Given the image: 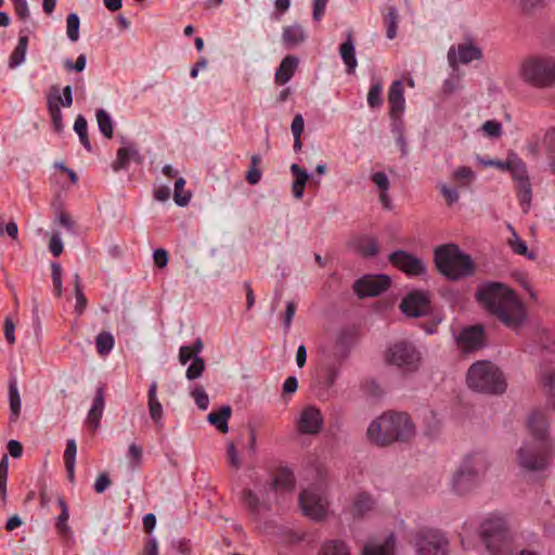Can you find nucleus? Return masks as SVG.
Listing matches in <instances>:
<instances>
[{"mask_svg": "<svg viewBox=\"0 0 555 555\" xmlns=\"http://www.w3.org/2000/svg\"><path fill=\"white\" fill-rule=\"evenodd\" d=\"M299 64L298 57L294 55L285 56L275 72V81L279 85H285L294 76Z\"/></svg>", "mask_w": 555, "mask_h": 555, "instance_id": "obj_22", "label": "nucleus"}, {"mask_svg": "<svg viewBox=\"0 0 555 555\" xmlns=\"http://www.w3.org/2000/svg\"><path fill=\"white\" fill-rule=\"evenodd\" d=\"M48 109L52 119L53 127L56 131L63 128L62 112L57 103L54 102L52 95L48 96Z\"/></svg>", "mask_w": 555, "mask_h": 555, "instance_id": "obj_44", "label": "nucleus"}, {"mask_svg": "<svg viewBox=\"0 0 555 555\" xmlns=\"http://www.w3.org/2000/svg\"><path fill=\"white\" fill-rule=\"evenodd\" d=\"M452 179L462 186H468L475 179V172L469 167L461 166L453 171Z\"/></svg>", "mask_w": 555, "mask_h": 555, "instance_id": "obj_43", "label": "nucleus"}, {"mask_svg": "<svg viewBox=\"0 0 555 555\" xmlns=\"http://www.w3.org/2000/svg\"><path fill=\"white\" fill-rule=\"evenodd\" d=\"M383 88L379 82L373 83L367 93V103L372 108L379 107L383 104Z\"/></svg>", "mask_w": 555, "mask_h": 555, "instance_id": "obj_47", "label": "nucleus"}, {"mask_svg": "<svg viewBox=\"0 0 555 555\" xmlns=\"http://www.w3.org/2000/svg\"><path fill=\"white\" fill-rule=\"evenodd\" d=\"M59 504H60L62 511H61L60 516L57 517L55 526L61 534H66L69 531V528L66 525V521L68 520V517H69L68 508H67V505L64 502V500L61 498L59 499Z\"/></svg>", "mask_w": 555, "mask_h": 555, "instance_id": "obj_48", "label": "nucleus"}, {"mask_svg": "<svg viewBox=\"0 0 555 555\" xmlns=\"http://www.w3.org/2000/svg\"><path fill=\"white\" fill-rule=\"evenodd\" d=\"M105 408V399H104V388L98 387L95 396L92 401V405L88 412L87 418H86V425L91 431H95L99 426L101 418L103 416Z\"/></svg>", "mask_w": 555, "mask_h": 555, "instance_id": "obj_19", "label": "nucleus"}, {"mask_svg": "<svg viewBox=\"0 0 555 555\" xmlns=\"http://www.w3.org/2000/svg\"><path fill=\"white\" fill-rule=\"evenodd\" d=\"M49 249L53 256L59 257L63 251V242L61 240L60 233L55 232L52 234L49 242Z\"/></svg>", "mask_w": 555, "mask_h": 555, "instance_id": "obj_57", "label": "nucleus"}, {"mask_svg": "<svg viewBox=\"0 0 555 555\" xmlns=\"http://www.w3.org/2000/svg\"><path fill=\"white\" fill-rule=\"evenodd\" d=\"M480 535L492 555H505L512 551V533L507 520L500 515H491L480 526Z\"/></svg>", "mask_w": 555, "mask_h": 555, "instance_id": "obj_7", "label": "nucleus"}, {"mask_svg": "<svg viewBox=\"0 0 555 555\" xmlns=\"http://www.w3.org/2000/svg\"><path fill=\"white\" fill-rule=\"evenodd\" d=\"M225 459H227V463L229 466H231L235 470L240 469L241 460H240L238 451H237L234 442L228 443Z\"/></svg>", "mask_w": 555, "mask_h": 555, "instance_id": "obj_51", "label": "nucleus"}, {"mask_svg": "<svg viewBox=\"0 0 555 555\" xmlns=\"http://www.w3.org/2000/svg\"><path fill=\"white\" fill-rule=\"evenodd\" d=\"M49 95H52L54 102L64 107H70L73 104L72 87L66 86L63 88V95L60 94L57 87H52Z\"/></svg>", "mask_w": 555, "mask_h": 555, "instance_id": "obj_42", "label": "nucleus"}, {"mask_svg": "<svg viewBox=\"0 0 555 555\" xmlns=\"http://www.w3.org/2000/svg\"><path fill=\"white\" fill-rule=\"evenodd\" d=\"M157 383L153 382L150 385L147 391V406L151 418L154 421L156 425L160 424L163 418V406L157 398Z\"/></svg>", "mask_w": 555, "mask_h": 555, "instance_id": "obj_24", "label": "nucleus"}, {"mask_svg": "<svg viewBox=\"0 0 555 555\" xmlns=\"http://www.w3.org/2000/svg\"><path fill=\"white\" fill-rule=\"evenodd\" d=\"M205 370V363L202 358L195 357L186 370V378L192 380L202 375Z\"/></svg>", "mask_w": 555, "mask_h": 555, "instance_id": "obj_52", "label": "nucleus"}, {"mask_svg": "<svg viewBox=\"0 0 555 555\" xmlns=\"http://www.w3.org/2000/svg\"><path fill=\"white\" fill-rule=\"evenodd\" d=\"M75 296H76V310L81 313L87 305V299L82 293L81 286H80V276L78 274H75Z\"/></svg>", "mask_w": 555, "mask_h": 555, "instance_id": "obj_54", "label": "nucleus"}, {"mask_svg": "<svg viewBox=\"0 0 555 555\" xmlns=\"http://www.w3.org/2000/svg\"><path fill=\"white\" fill-rule=\"evenodd\" d=\"M143 451L142 448L135 443H131L128 449L127 457L132 469L141 465Z\"/></svg>", "mask_w": 555, "mask_h": 555, "instance_id": "obj_50", "label": "nucleus"}, {"mask_svg": "<svg viewBox=\"0 0 555 555\" xmlns=\"http://www.w3.org/2000/svg\"><path fill=\"white\" fill-rule=\"evenodd\" d=\"M192 397L195 400V403L201 410H206L209 404L208 395L202 388H195L192 391Z\"/></svg>", "mask_w": 555, "mask_h": 555, "instance_id": "obj_56", "label": "nucleus"}, {"mask_svg": "<svg viewBox=\"0 0 555 555\" xmlns=\"http://www.w3.org/2000/svg\"><path fill=\"white\" fill-rule=\"evenodd\" d=\"M79 25L80 21L76 13H70L67 15L66 34L73 42H76L79 39Z\"/></svg>", "mask_w": 555, "mask_h": 555, "instance_id": "obj_45", "label": "nucleus"}, {"mask_svg": "<svg viewBox=\"0 0 555 555\" xmlns=\"http://www.w3.org/2000/svg\"><path fill=\"white\" fill-rule=\"evenodd\" d=\"M527 429L528 438L516 452L517 463L527 472L544 470L554 452L546 415L542 412H532L528 416Z\"/></svg>", "mask_w": 555, "mask_h": 555, "instance_id": "obj_1", "label": "nucleus"}, {"mask_svg": "<svg viewBox=\"0 0 555 555\" xmlns=\"http://www.w3.org/2000/svg\"><path fill=\"white\" fill-rule=\"evenodd\" d=\"M389 261L398 270L410 276H420L425 274L426 266L424 261L413 254L405 250H396L389 255Z\"/></svg>", "mask_w": 555, "mask_h": 555, "instance_id": "obj_13", "label": "nucleus"}, {"mask_svg": "<svg viewBox=\"0 0 555 555\" xmlns=\"http://www.w3.org/2000/svg\"><path fill=\"white\" fill-rule=\"evenodd\" d=\"M296 305L294 301L286 302V309L283 315V323L285 332H288L292 325L293 318L295 315Z\"/></svg>", "mask_w": 555, "mask_h": 555, "instance_id": "obj_58", "label": "nucleus"}, {"mask_svg": "<svg viewBox=\"0 0 555 555\" xmlns=\"http://www.w3.org/2000/svg\"><path fill=\"white\" fill-rule=\"evenodd\" d=\"M541 145L545 149L550 167L555 173V128H550L543 139L541 140Z\"/></svg>", "mask_w": 555, "mask_h": 555, "instance_id": "obj_33", "label": "nucleus"}, {"mask_svg": "<svg viewBox=\"0 0 555 555\" xmlns=\"http://www.w3.org/2000/svg\"><path fill=\"white\" fill-rule=\"evenodd\" d=\"M154 262L158 268H164L168 262V254L165 249L159 248L154 251Z\"/></svg>", "mask_w": 555, "mask_h": 555, "instance_id": "obj_64", "label": "nucleus"}, {"mask_svg": "<svg viewBox=\"0 0 555 555\" xmlns=\"http://www.w3.org/2000/svg\"><path fill=\"white\" fill-rule=\"evenodd\" d=\"M390 286V279L385 274L364 275L356 281L353 289L361 298L378 296Z\"/></svg>", "mask_w": 555, "mask_h": 555, "instance_id": "obj_14", "label": "nucleus"}, {"mask_svg": "<svg viewBox=\"0 0 555 555\" xmlns=\"http://www.w3.org/2000/svg\"><path fill=\"white\" fill-rule=\"evenodd\" d=\"M318 555H350V551L343 541L328 540L321 545Z\"/></svg>", "mask_w": 555, "mask_h": 555, "instance_id": "obj_32", "label": "nucleus"}, {"mask_svg": "<svg viewBox=\"0 0 555 555\" xmlns=\"http://www.w3.org/2000/svg\"><path fill=\"white\" fill-rule=\"evenodd\" d=\"M51 268H52V281H53V286H54V294L60 297L62 295V292H63V287H62V268L56 262H53L51 264Z\"/></svg>", "mask_w": 555, "mask_h": 555, "instance_id": "obj_53", "label": "nucleus"}, {"mask_svg": "<svg viewBox=\"0 0 555 555\" xmlns=\"http://www.w3.org/2000/svg\"><path fill=\"white\" fill-rule=\"evenodd\" d=\"M295 486V478L293 472L287 467H281L276 472L273 479V487L275 490L282 492L293 491Z\"/></svg>", "mask_w": 555, "mask_h": 555, "instance_id": "obj_25", "label": "nucleus"}, {"mask_svg": "<svg viewBox=\"0 0 555 555\" xmlns=\"http://www.w3.org/2000/svg\"><path fill=\"white\" fill-rule=\"evenodd\" d=\"M542 383L548 402L555 406V371L545 373L542 377Z\"/></svg>", "mask_w": 555, "mask_h": 555, "instance_id": "obj_46", "label": "nucleus"}, {"mask_svg": "<svg viewBox=\"0 0 555 555\" xmlns=\"http://www.w3.org/2000/svg\"><path fill=\"white\" fill-rule=\"evenodd\" d=\"M519 76L527 83L538 88L555 85V57L535 54L526 57L519 67Z\"/></svg>", "mask_w": 555, "mask_h": 555, "instance_id": "obj_8", "label": "nucleus"}, {"mask_svg": "<svg viewBox=\"0 0 555 555\" xmlns=\"http://www.w3.org/2000/svg\"><path fill=\"white\" fill-rule=\"evenodd\" d=\"M416 434L415 425L409 414L387 412L374 420L366 430L369 440L386 447L393 442H408Z\"/></svg>", "mask_w": 555, "mask_h": 555, "instance_id": "obj_3", "label": "nucleus"}, {"mask_svg": "<svg viewBox=\"0 0 555 555\" xmlns=\"http://www.w3.org/2000/svg\"><path fill=\"white\" fill-rule=\"evenodd\" d=\"M231 408L224 405L218 411H212L208 414V422L214 425L220 433L225 434L229 430L228 422L231 416Z\"/></svg>", "mask_w": 555, "mask_h": 555, "instance_id": "obj_26", "label": "nucleus"}, {"mask_svg": "<svg viewBox=\"0 0 555 555\" xmlns=\"http://www.w3.org/2000/svg\"><path fill=\"white\" fill-rule=\"evenodd\" d=\"M481 130L485 135L498 139L502 135V124L495 119L487 120L482 126Z\"/></svg>", "mask_w": 555, "mask_h": 555, "instance_id": "obj_49", "label": "nucleus"}, {"mask_svg": "<svg viewBox=\"0 0 555 555\" xmlns=\"http://www.w3.org/2000/svg\"><path fill=\"white\" fill-rule=\"evenodd\" d=\"M507 170L511 171L513 179L517 181L519 203L527 212L532 198L531 183L528 177L527 167L521 160L509 162Z\"/></svg>", "mask_w": 555, "mask_h": 555, "instance_id": "obj_12", "label": "nucleus"}, {"mask_svg": "<svg viewBox=\"0 0 555 555\" xmlns=\"http://www.w3.org/2000/svg\"><path fill=\"white\" fill-rule=\"evenodd\" d=\"M399 12L397 8L389 5L384 13V23L387 29V38L392 40L397 36V28L399 23Z\"/></svg>", "mask_w": 555, "mask_h": 555, "instance_id": "obj_31", "label": "nucleus"}, {"mask_svg": "<svg viewBox=\"0 0 555 555\" xmlns=\"http://www.w3.org/2000/svg\"><path fill=\"white\" fill-rule=\"evenodd\" d=\"M466 382L472 390L481 393L500 395L506 389L502 371L488 360L473 363L466 373Z\"/></svg>", "mask_w": 555, "mask_h": 555, "instance_id": "obj_5", "label": "nucleus"}, {"mask_svg": "<svg viewBox=\"0 0 555 555\" xmlns=\"http://www.w3.org/2000/svg\"><path fill=\"white\" fill-rule=\"evenodd\" d=\"M481 56V50L473 43H462L456 48L453 46L448 51V60L453 67L459 63L468 64L472 61L480 60Z\"/></svg>", "mask_w": 555, "mask_h": 555, "instance_id": "obj_16", "label": "nucleus"}, {"mask_svg": "<svg viewBox=\"0 0 555 555\" xmlns=\"http://www.w3.org/2000/svg\"><path fill=\"white\" fill-rule=\"evenodd\" d=\"M395 538L390 535L384 543H367L363 548V555H392Z\"/></svg>", "mask_w": 555, "mask_h": 555, "instance_id": "obj_30", "label": "nucleus"}, {"mask_svg": "<svg viewBox=\"0 0 555 555\" xmlns=\"http://www.w3.org/2000/svg\"><path fill=\"white\" fill-rule=\"evenodd\" d=\"M114 345L115 340L112 334L107 332H102L96 336L95 346L99 354L105 356L109 353L114 348Z\"/></svg>", "mask_w": 555, "mask_h": 555, "instance_id": "obj_39", "label": "nucleus"}, {"mask_svg": "<svg viewBox=\"0 0 555 555\" xmlns=\"http://www.w3.org/2000/svg\"><path fill=\"white\" fill-rule=\"evenodd\" d=\"M305 124L301 114H297L292 121V132L294 137L301 135L304 132Z\"/></svg>", "mask_w": 555, "mask_h": 555, "instance_id": "obj_63", "label": "nucleus"}, {"mask_svg": "<svg viewBox=\"0 0 555 555\" xmlns=\"http://www.w3.org/2000/svg\"><path fill=\"white\" fill-rule=\"evenodd\" d=\"M440 190L449 206L459 201V192L455 188H449L448 185L442 184Z\"/></svg>", "mask_w": 555, "mask_h": 555, "instance_id": "obj_61", "label": "nucleus"}, {"mask_svg": "<svg viewBox=\"0 0 555 555\" xmlns=\"http://www.w3.org/2000/svg\"><path fill=\"white\" fill-rule=\"evenodd\" d=\"M477 300L504 325L518 327L526 319L524 305L515 292L501 283H487L479 287Z\"/></svg>", "mask_w": 555, "mask_h": 555, "instance_id": "obj_2", "label": "nucleus"}, {"mask_svg": "<svg viewBox=\"0 0 555 555\" xmlns=\"http://www.w3.org/2000/svg\"><path fill=\"white\" fill-rule=\"evenodd\" d=\"M111 486V479L106 474H100L94 483V490L98 493H103Z\"/></svg>", "mask_w": 555, "mask_h": 555, "instance_id": "obj_62", "label": "nucleus"}, {"mask_svg": "<svg viewBox=\"0 0 555 555\" xmlns=\"http://www.w3.org/2000/svg\"><path fill=\"white\" fill-rule=\"evenodd\" d=\"M508 246L517 255L525 256L530 260H535L537 258V254L528 250L526 242L522 241L514 230L512 237L508 240Z\"/></svg>", "mask_w": 555, "mask_h": 555, "instance_id": "obj_34", "label": "nucleus"}, {"mask_svg": "<svg viewBox=\"0 0 555 555\" xmlns=\"http://www.w3.org/2000/svg\"><path fill=\"white\" fill-rule=\"evenodd\" d=\"M456 341L459 347L464 352H469L482 348L485 345L483 327L480 325H475L464 328L460 333Z\"/></svg>", "mask_w": 555, "mask_h": 555, "instance_id": "obj_17", "label": "nucleus"}, {"mask_svg": "<svg viewBox=\"0 0 555 555\" xmlns=\"http://www.w3.org/2000/svg\"><path fill=\"white\" fill-rule=\"evenodd\" d=\"M77 444L74 439L67 440L66 448L64 451V464L76 463Z\"/></svg>", "mask_w": 555, "mask_h": 555, "instance_id": "obj_55", "label": "nucleus"}, {"mask_svg": "<svg viewBox=\"0 0 555 555\" xmlns=\"http://www.w3.org/2000/svg\"><path fill=\"white\" fill-rule=\"evenodd\" d=\"M261 157L259 155H253L250 158L249 169L245 175V179L248 181V183L255 185L261 180Z\"/></svg>", "mask_w": 555, "mask_h": 555, "instance_id": "obj_37", "label": "nucleus"}, {"mask_svg": "<svg viewBox=\"0 0 555 555\" xmlns=\"http://www.w3.org/2000/svg\"><path fill=\"white\" fill-rule=\"evenodd\" d=\"M74 130L79 137L80 143L87 149L91 150V144L88 138V125L83 116L78 115L74 124Z\"/></svg>", "mask_w": 555, "mask_h": 555, "instance_id": "obj_41", "label": "nucleus"}, {"mask_svg": "<svg viewBox=\"0 0 555 555\" xmlns=\"http://www.w3.org/2000/svg\"><path fill=\"white\" fill-rule=\"evenodd\" d=\"M16 15L25 21L29 17L27 0H12Z\"/></svg>", "mask_w": 555, "mask_h": 555, "instance_id": "obj_60", "label": "nucleus"}, {"mask_svg": "<svg viewBox=\"0 0 555 555\" xmlns=\"http://www.w3.org/2000/svg\"><path fill=\"white\" fill-rule=\"evenodd\" d=\"M374 507V501L367 493H360L354 500L353 512L362 516Z\"/></svg>", "mask_w": 555, "mask_h": 555, "instance_id": "obj_40", "label": "nucleus"}, {"mask_svg": "<svg viewBox=\"0 0 555 555\" xmlns=\"http://www.w3.org/2000/svg\"><path fill=\"white\" fill-rule=\"evenodd\" d=\"M96 121L101 133L111 139L113 137V120L111 115L103 108L96 111Z\"/></svg>", "mask_w": 555, "mask_h": 555, "instance_id": "obj_36", "label": "nucleus"}, {"mask_svg": "<svg viewBox=\"0 0 555 555\" xmlns=\"http://www.w3.org/2000/svg\"><path fill=\"white\" fill-rule=\"evenodd\" d=\"M28 36L27 35H21L18 38L17 46L13 50L10 60H9V67L15 68L20 66L24 61L28 48Z\"/></svg>", "mask_w": 555, "mask_h": 555, "instance_id": "obj_29", "label": "nucleus"}, {"mask_svg": "<svg viewBox=\"0 0 555 555\" xmlns=\"http://www.w3.org/2000/svg\"><path fill=\"white\" fill-rule=\"evenodd\" d=\"M138 154L137 150L133 147H120L117 151V158L113 164V169L118 171L120 169H126L129 165L131 157Z\"/></svg>", "mask_w": 555, "mask_h": 555, "instance_id": "obj_38", "label": "nucleus"}, {"mask_svg": "<svg viewBox=\"0 0 555 555\" xmlns=\"http://www.w3.org/2000/svg\"><path fill=\"white\" fill-rule=\"evenodd\" d=\"M447 539L438 531L422 530L417 534L416 547L420 555H446Z\"/></svg>", "mask_w": 555, "mask_h": 555, "instance_id": "obj_11", "label": "nucleus"}, {"mask_svg": "<svg viewBox=\"0 0 555 555\" xmlns=\"http://www.w3.org/2000/svg\"><path fill=\"white\" fill-rule=\"evenodd\" d=\"M353 245L356 250L364 257H374L379 251L377 240L373 236H360L353 242Z\"/></svg>", "mask_w": 555, "mask_h": 555, "instance_id": "obj_27", "label": "nucleus"}, {"mask_svg": "<svg viewBox=\"0 0 555 555\" xmlns=\"http://www.w3.org/2000/svg\"><path fill=\"white\" fill-rule=\"evenodd\" d=\"M490 467V460L483 451L467 453L452 474L450 489L456 495H466L479 488Z\"/></svg>", "mask_w": 555, "mask_h": 555, "instance_id": "obj_4", "label": "nucleus"}, {"mask_svg": "<svg viewBox=\"0 0 555 555\" xmlns=\"http://www.w3.org/2000/svg\"><path fill=\"white\" fill-rule=\"evenodd\" d=\"M401 311L411 318H420L430 312V301L425 292H412L400 304Z\"/></svg>", "mask_w": 555, "mask_h": 555, "instance_id": "obj_15", "label": "nucleus"}, {"mask_svg": "<svg viewBox=\"0 0 555 555\" xmlns=\"http://www.w3.org/2000/svg\"><path fill=\"white\" fill-rule=\"evenodd\" d=\"M9 403H10V422H15L21 414V396L17 389L15 377L9 380Z\"/></svg>", "mask_w": 555, "mask_h": 555, "instance_id": "obj_28", "label": "nucleus"}, {"mask_svg": "<svg viewBox=\"0 0 555 555\" xmlns=\"http://www.w3.org/2000/svg\"><path fill=\"white\" fill-rule=\"evenodd\" d=\"M385 360L403 372H415L421 365L422 357L413 344L401 340L388 347Z\"/></svg>", "mask_w": 555, "mask_h": 555, "instance_id": "obj_9", "label": "nucleus"}, {"mask_svg": "<svg viewBox=\"0 0 555 555\" xmlns=\"http://www.w3.org/2000/svg\"><path fill=\"white\" fill-rule=\"evenodd\" d=\"M388 101L390 104V115L396 117L404 111V96L403 86L400 80H396L391 83L388 92Z\"/></svg>", "mask_w": 555, "mask_h": 555, "instance_id": "obj_21", "label": "nucleus"}, {"mask_svg": "<svg viewBox=\"0 0 555 555\" xmlns=\"http://www.w3.org/2000/svg\"><path fill=\"white\" fill-rule=\"evenodd\" d=\"M298 502L302 514L312 520H323L328 514V501L323 491L317 487H310L300 492Z\"/></svg>", "mask_w": 555, "mask_h": 555, "instance_id": "obj_10", "label": "nucleus"}, {"mask_svg": "<svg viewBox=\"0 0 555 555\" xmlns=\"http://www.w3.org/2000/svg\"><path fill=\"white\" fill-rule=\"evenodd\" d=\"M185 184L184 178H179L175 182L173 201L181 207L186 206L191 199V192L184 189Z\"/></svg>", "mask_w": 555, "mask_h": 555, "instance_id": "obj_35", "label": "nucleus"}, {"mask_svg": "<svg viewBox=\"0 0 555 555\" xmlns=\"http://www.w3.org/2000/svg\"><path fill=\"white\" fill-rule=\"evenodd\" d=\"M373 183L380 190H389L390 183L385 172H374L371 177Z\"/></svg>", "mask_w": 555, "mask_h": 555, "instance_id": "obj_59", "label": "nucleus"}, {"mask_svg": "<svg viewBox=\"0 0 555 555\" xmlns=\"http://www.w3.org/2000/svg\"><path fill=\"white\" fill-rule=\"evenodd\" d=\"M307 39V34L301 25L294 24L283 29L282 40L285 47L294 48Z\"/></svg>", "mask_w": 555, "mask_h": 555, "instance_id": "obj_23", "label": "nucleus"}, {"mask_svg": "<svg viewBox=\"0 0 555 555\" xmlns=\"http://www.w3.org/2000/svg\"><path fill=\"white\" fill-rule=\"evenodd\" d=\"M435 263L438 271L449 280H460L474 272L470 256L461 251L455 244H444L435 249Z\"/></svg>", "mask_w": 555, "mask_h": 555, "instance_id": "obj_6", "label": "nucleus"}, {"mask_svg": "<svg viewBox=\"0 0 555 555\" xmlns=\"http://www.w3.org/2000/svg\"><path fill=\"white\" fill-rule=\"evenodd\" d=\"M323 423L322 415L314 406L305 409L298 421V429L304 434H317L319 433Z\"/></svg>", "mask_w": 555, "mask_h": 555, "instance_id": "obj_18", "label": "nucleus"}, {"mask_svg": "<svg viewBox=\"0 0 555 555\" xmlns=\"http://www.w3.org/2000/svg\"><path fill=\"white\" fill-rule=\"evenodd\" d=\"M339 54L346 65L347 73L354 74L358 62L356 57L354 42L350 33L347 35L346 40L340 44Z\"/></svg>", "mask_w": 555, "mask_h": 555, "instance_id": "obj_20", "label": "nucleus"}]
</instances>
